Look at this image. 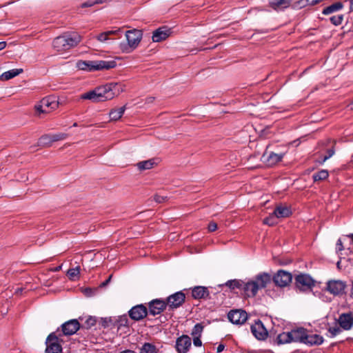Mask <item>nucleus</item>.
<instances>
[{
	"label": "nucleus",
	"mask_w": 353,
	"mask_h": 353,
	"mask_svg": "<svg viewBox=\"0 0 353 353\" xmlns=\"http://www.w3.org/2000/svg\"><path fill=\"white\" fill-rule=\"evenodd\" d=\"M292 1L293 0H271L270 4L273 9H276L279 7L288 8Z\"/></svg>",
	"instance_id": "obj_31"
},
{
	"label": "nucleus",
	"mask_w": 353,
	"mask_h": 353,
	"mask_svg": "<svg viewBox=\"0 0 353 353\" xmlns=\"http://www.w3.org/2000/svg\"><path fill=\"white\" fill-rule=\"evenodd\" d=\"M217 229V225L214 222H211L208 225V230L210 232H214Z\"/></svg>",
	"instance_id": "obj_48"
},
{
	"label": "nucleus",
	"mask_w": 353,
	"mask_h": 353,
	"mask_svg": "<svg viewBox=\"0 0 353 353\" xmlns=\"http://www.w3.org/2000/svg\"><path fill=\"white\" fill-rule=\"evenodd\" d=\"M225 348V346L223 344L219 345L217 347V352H221Z\"/></svg>",
	"instance_id": "obj_53"
},
{
	"label": "nucleus",
	"mask_w": 353,
	"mask_h": 353,
	"mask_svg": "<svg viewBox=\"0 0 353 353\" xmlns=\"http://www.w3.org/2000/svg\"><path fill=\"white\" fill-rule=\"evenodd\" d=\"M352 295H353V292H352Z\"/></svg>",
	"instance_id": "obj_63"
},
{
	"label": "nucleus",
	"mask_w": 353,
	"mask_h": 353,
	"mask_svg": "<svg viewBox=\"0 0 353 353\" xmlns=\"http://www.w3.org/2000/svg\"><path fill=\"white\" fill-rule=\"evenodd\" d=\"M67 137H68V135L65 133H59V134H52L53 143L55 141L64 140L67 138Z\"/></svg>",
	"instance_id": "obj_44"
},
{
	"label": "nucleus",
	"mask_w": 353,
	"mask_h": 353,
	"mask_svg": "<svg viewBox=\"0 0 353 353\" xmlns=\"http://www.w3.org/2000/svg\"><path fill=\"white\" fill-rule=\"evenodd\" d=\"M23 69L22 68H16V69H12V70H8L7 72H3L1 76H0V79L2 80V81H8L9 79H11L15 77H17V75L20 74L21 73L23 72Z\"/></svg>",
	"instance_id": "obj_27"
},
{
	"label": "nucleus",
	"mask_w": 353,
	"mask_h": 353,
	"mask_svg": "<svg viewBox=\"0 0 353 353\" xmlns=\"http://www.w3.org/2000/svg\"><path fill=\"white\" fill-rule=\"evenodd\" d=\"M77 67L79 70L88 71V61H79L77 63Z\"/></svg>",
	"instance_id": "obj_45"
},
{
	"label": "nucleus",
	"mask_w": 353,
	"mask_h": 353,
	"mask_svg": "<svg viewBox=\"0 0 353 353\" xmlns=\"http://www.w3.org/2000/svg\"><path fill=\"white\" fill-rule=\"evenodd\" d=\"M80 324L77 319H72L62 325V331L65 335H72L79 329Z\"/></svg>",
	"instance_id": "obj_16"
},
{
	"label": "nucleus",
	"mask_w": 353,
	"mask_h": 353,
	"mask_svg": "<svg viewBox=\"0 0 353 353\" xmlns=\"http://www.w3.org/2000/svg\"><path fill=\"white\" fill-rule=\"evenodd\" d=\"M223 285L228 287L230 290L239 289L242 290L243 281L239 279L229 280Z\"/></svg>",
	"instance_id": "obj_30"
},
{
	"label": "nucleus",
	"mask_w": 353,
	"mask_h": 353,
	"mask_svg": "<svg viewBox=\"0 0 353 353\" xmlns=\"http://www.w3.org/2000/svg\"><path fill=\"white\" fill-rule=\"evenodd\" d=\"M342 327L338 324V323H335L334 325L330 326L328 328V336L333 338L336 336L339 335L342 332Z\"/></svg>",
	"instance_id": "obj_34"
},
{
	"label": "nucleus",
	"mask_w": 353,
	"mask_h": 353,
	"mask_svg": "<svg viewBox=\"0 0 353 353\" xmlns=\"http://www.w3.org/2000/svg\"><path fill=\"white\" fill-rule=\"evenodd\" d=\"M336 249L337 252H341L343 250V245L341 239L337 241Z\"/></svg>",
	"instance_id": "obj_50"
},
{
	"label": "nucleus",
	"mask_w": 353,
	"mask_h": 353,
	"mask_svg": "<svg viewBox=\"0 0 353 353\" xmlns=\"http://www.w3.org/2000/svg\"><path fill=\"white\" fill-rule=\"evenodd\" d=\"M170 34V29L165 26L161 27L153 32L152 39L154 42H160L165 40Z\"/></svg>",
	"instance_id": "obj_17"
},
{
	"label": "nucleus",
	"mask_w": 353,
	"mask_h": 353,
	"mask_svg": "<svg viewBox=\"0 0 353 353\" xmlns=\"http://www.w3.org/2000/svg\"><path fill=\"white\" fill-rule=\"evenodd\" d=\"M63 37L66 41L68 49L77 46L81 41V36L77 32L66 33L63 34Z\"/></svg>",
	"instance_id": "obj_20"
},
{
	"label": "nucleus",
	"mask_w": 353,
	"mask_h": 353,
	"mask_svg": "<svg viewBox=\"0 0 353 353\" xmlns=\"http://www.w3.org/2000/svg\"><path fill=\"white\" fill-rule=\"evenodd\" d=\"M276 219L277 218H276V215L274 214V212H273L268 217H267L266 219H265L263 220V223L268 225H274L277 223Z\"/></svg>",
	"instance_id": "obj_40"
},
{
	"label": "nucleus",
	"mask_w": 353,
	"mask_h": 353,
	"mask_svg": "<svg viewBox=\"0 0 353 353\" xmlns=\"http://www.w3.org/2000/svg\"><path fill=\"white\" fill-rule=\"evenodd\" d=\"M200 337H201V336H194V339H193V343H194V345L195 346H196V347H200V346H201V345H202V342H201V339H200Z\"/></svg>",
	"instance_id": "obj_47"
},
{
	"label": "nucleus",
	"mask_w": 353,
	"mask_h": 353,
	"mask_svg": "<svg viewBox=\"0 0 353 353\" xmlns=\"http://www.w3.org/2000/svg\"><path fill=\"white\" fill-rule=\"evenodd\" d=\"M87 323L89 325H94L95 324V319L90 317L87 320Z\"/></svg>",
	"instance_id": "obj_52"
},
{
	"label": "nucleus",
	"mask_w": 353,
	"mask_h": 353,
	"mask_svg": "<svg viewBox=\"0 0 353 353\" xmlns=\"http://www.w3.org/2000/svg\"><path fill=\"white\" fill-rule=\"evenodd\" d=\"M350 10L353 12V0H350Z\"/></svg>",
	"instance_id": "obj_56"
},
{
	"label": "nucleus",
	"mask_w": 353,
	"mask_h": 353,
	"mask_svg": "<svg viewBox=\"0 0 353 353\" xmlns=\"http://www.w3.org/2000/svg\"><path fill=\"white\" fill-rule=\"evenodd\" d=\"M228 318L233 324L242 325L248 319V314L244 310H235L228 313Z\"/></svg>",
	"instance_id": "obj_9"
},
{
	"label": "nucleus",
	"mask_w": 353,
	"mask_h": 353,
	"mask_svg": "<svg viewBox=\"0 0 353 353\" xmlns=\"http://www.w3.org/2000/svg\"><path fill=\"white\" fill-rule=\"evenodd\" d=\"M52 46L57 52H63L68 50L66 41H65L63 35L59 36L53 40Z\"/></svg>",
	"instance_id": "obj_23"
},
{
	"label": "nucleus",
	"mask_w": 353,
	"mask_h": 353,
	"mask_svg": "<svg viewBox=\"0 0 353 353\" xmlns=\"http://www.w3.org/2000/svg\"><path fill=\"white\" fill-rule=\"evenodd\" d=\"M46 353H61V345L59 343V339L55 334H50L46 339Z\"/></svg>",
	"instance_id": "obj_8"
},
{
	"label": "nucleus",
	"mask_w": 353,
	"mask_h": 353,
	"mask_svg": "<svg viewBox=\"0 0 353 353\" xmlns=\"http://www.w3.org/2000/svg\"><path fill=\"white\" fill-rule=\"evenodd\" d=\"M305 343L310 345H320L323 342V339L321 336L316 334H307L306 333Z\"/></svg>",
	"instance_id": "obj_25"
},
{
	"label": "nucleus",
	"mask_w": 353,
	"mask_h": 353,
	"mask_svg": "<svg viewBox=\"0 0 353 353\" xmlns=\"http://www.w3.org/2000/svg\"><path fill=\"white\" fill-rule=\"evenodd\" d=\"M343 8V4L341 1H337L324 8L322 10V14L324 15H330L336 12Z\"/></svg>",
	"instance_id": "obj_24"
},
{
	"label": "nucleus",
	"mask_w": 353,
	"mask_h": 353,
	"mask_svg": "<svg viewBox=\"0 0 353 353\" xmlns=\"http://www.w3.org/2000/svg\"><path fill=\"white\" fill-rule=\"evenodd\" d=\"M203 330V325L200 323H197L194 326L191 334L193 336H201Z\"/></svg>",
	"instance_id": "obj_39"
},
{
	"label": "nucleus",
	"mask_w": 353,
	"mask_h": 353,
	"mask_svg": "<svg viewBox=\"0 0 353 353\" xmlns=\"http://www.w3.org/2000/svg\"><path fill=\"white\" fill-rule=\"evenodd\" d=\"M143 33L141 30L133 29L125 32L127 44H121V49L124 52H130L136 49L140 43Z\"/></svg>",
	"instance_id": "obj_3"
},
{
	"label": "nucleus",
	"mask_w": 353,
	"mask_h": 353,
	"mask_svg": "<svg viewBox=\"0 0 353 353\" xmlns=\"http://www.w3.org/2000/svg\"><path fill=\"white\" fill-rule=\"evenodd\" d=\"M80 274V267L77 266L74 268L69 269L67 275L72 281H76L79 279Z\"/></svg>",
	"instance_id": "obj_35"
},
{
	"label": "nucleus",
	"mask_w": 353,
	"mask_h": 353,
	"mask_svg": "<svg viewBox=\"0 0 353 353\" xmlns=\"http://www.w3.org/2000/svg\"><path fill=\"white\" fill-rule=\"evenodd\" d=\"M120 87L117 83H108L83 94L81 99H88L94 103L110 100L119 94Z\"/></svg>",
	"instance_id": "obj_1"
},
{
	"label": "nucleus",
	"mask_w": 353,
	"mask_h": 353,
	"mask_svg": "<svg viewBox=\"0 0 353 353\" xmlns=\"http://www.w3.org/2000/svg\"><path fill=\"white\" fill-rule=\"evenodd\" d=\"M277 219L288 217L292 212L287 206H278L274 211Z\"/></svg>",
	"instance_id": "obj_28"
},
{
	"label": "nucleus",
	"mask_w": 353,
	"mask_h": 353,
	"mask_svg": "<svg viewBox=\"0 0 353 353\" xmlns=\"http://www.w3.org/2000/svg\"><path fill=\"white\" fill-rule=\"evenodd\" d=\"M285 154L284 153H275L274 152H269L266 150L261 156V161L267 166L272 167L280 162Z\"/></svg>",
	"instance_id": "obj_7"
},
{
	"label": "nucleus",
	"mask_w": 353,
	"mask_h": 353,
	"mask_svg": "<svg viewBox=\"0 0 353 353\" xmlns=\"http://www.w3.org/2000/svg\"><path fill=\"white\" fill-rule=\"evenodd\" d=\"M154 201L157 203H161L164 201V198L159 195L154 196Z\"/></svg>",
	"instance_id": "obj_51"
},
{
	"label": "nucleus",
	"mask_w": 353,
	"mask_h": 353,
	"mask_svg": "<svg viewBox=\"0 0 353 353\" xmlns=\"http://www.w3.org/2000/svg\"><path fill=\"white\" fill-rule=\"evenodd\" d=\"M6 47V42L1 41L0 42V50H3Z\"/></svg>",
	"instance_id": "obj_54"
},
{
	"label": "nucleus",
	"mask_w": 353,
	"mask_h": 353,
	"mask_svg": "<svg viewBox=\"0 0 353 353\" xmlns=\"http://www.w3.org/2000/svg\"><path fill=\"white\" fill-rule=\"evenodd\" d=\"M276 340L278 344H285L292 342L290 332H283L279 334Z\"/></svg>",
	"instance_id": "obj_33"
},
{
	"label": "nucleus",
	"mask_w": 353,
	"mask_h": 353,
	"mask_svg": "<svg viewBox=\"0 0 353 353\" xmlns=\"http://www.w3.org/2000/svg\"><path fill=\"white\" fill-rule=\"evenodd\" d=\"M53 143L52 134H45L38 140V145L41 147H50Z\"/></svg>",
	"instance_id": "obj_32"
},
{
	"label": "nucleus",
	"mask_w": 353,
	"mask_h": 353,
	"mask_svg": "<svg viewBox=\"0 0 353 353\" xmlns=\"http://www.w3.org/2000/svg\"><path fill=\"white\" fill-rule=\"evenodd\" d=\"M140 353H157V350L154 345L145 343L141 347Z\"/></svg>",
	"instance_id": "obj_36"
},
{
	"label": "nucleus",
	"mask_w": 353,
	"mask_h": 353,
	"mask_svg": "<svg viewBox=\"0 0 353 353\" xmlns=\"http://www.w3.org/2000/svg\"><path fill=\"white\" fill-rule=\"evenodd\" d=\"M338 324L343 330H350L353 327V312L342 313L337 319Z\"/></svg>",
	"instance_id": "obj_10"
},
{
	"label": "nucleus",
	"mask_w": 353,
	"mask_h": 353,
	"mask_svg": "<svg viewBox=\"0 0 353 353\" xmlns=\"http://www.w3.org/2000/svg\"><path fill=\"white\" fill-rule=\"evenodd\" d=\"M154 97H148V98L145 99V101H146V103H152V102H153V101H154Z\"/></svg>",
	"instance_id": "obj_55"
},
{
	"label": "nucleus",
	"mask_w": 353,
	"mask_h": 353,
	"mask_svg": "<svg viewBox=\"0 0 353 353\" xmlns=\"http://www.w3.org/2000/svg\"><path fill=\"white\" fill-rule=\"evenodd\" d=\"M327 152H328V154L325 156L324 158L323 159V161H322L323 163L325 162L328 159H330L334 154V151L333 149L329 150Z\"/></svg>",
	"instance_id": "obj_49"
},
{
	"label": "nucleus",
	"mask_w": 353,
	"mask_h": 353,
	"mask_svg": "<svg viewBox=\"0 0 353 353\" xmlns=\"http://www.w3.org/2000/svg\"><path fill=\"white\" fill-rule=\"evenodd\" d=\"M192 341L188 335H182L176 341V349L179 353H187L191 347Z\"/></svg>",
	"instance_id": "obj_14"
},
{
	"label": "nucleus",
	"mask_w": 353,
	"mask_h": 353,
	"mask_svg": "<svg viewBox=\"0 0 353 353\" xmlns=\"http://www.w3.org/2000/svg\"><path fill=\"white\" fill-rule=\"evenodd\" d=\"M343 14L333 15L330 17V21L335 26H339L342 24L343 21Z\"/></svg>",
	"instance_id": "obj_37"
},
{
	"label": "nucleus",
	"mask_w": 353,
	"mask_h": 353,
	"mask_svg": "<svg viewBox=\"0 0 353 353\" xmlns=\"http://www.w3.org/2000/svg\"><path fill=\"white\" fill-rule=\"evenodd\" d=\"M148 314V310L143 305H137L132 307L129 311L130 318L135 321H139L145 317Z\"/></svg>",
	"instance_id": "obj_15"
},
{
	"label": "nucleus",
	"mask_w": 353,
	"mask_h": 353,
	"mask_svg": "<svg viewBox=\"0 0 353 353\" xmlns=\"http://www.w3.org/2000/svg\"><path fill=\"white\" fill-rule=\"evenodd\" d=\"M306 333V330L303 328L292 330L290 332V335L292 336V342H301L305 343Z\"/></svg>",
	"instance_id": "obj_22"
},
{
	"label": "nucleus",
	"mask_w": 353,
	"mask_h": 353,
	"mask_svg": "<svg viewBox=\"0 0 353 353\" xmlns=\"http://www.w3.org/2000/svg\"><path fill=\"white\" fill-rule=\"evenodd\" d=\"M120 353H135V352L132 350H124Z\"/></svg>",
	"instance_id": "obj_57"
},
{
	"label": "nucleus",
	"mask_w": 353,
	"mask_h": 353,
	"mask_svg": "<svg viewBox=\"0 0 353 353\" xmlns=\"http://www.w3.org/2000/svg\"><path fill=\"white\" fill-rule=\"evenodd\" d=\"M111 276L109 277L108 280H106L105 282L103 283V285H105L110 280Z\"/></svg>",
	"instance_id": "obj_59"
},
{
	"label": "nucleus",
	"mask_w": 353,
	"mask_h": 353,
	"mask_svg": "<svg viewBox=\"0 0 353 353\" xmlns=\"http://www.w3.org/2000/svg\"><path fill=\"white\" fill-rule=\"evenodd\" d=\"M185 301V294L181 292H176L168 298L167 305L171 308L179 307Z\"/></svg>",
	"instance_id": "obj_18"
},
{
	"label": "nucleus",
	"mask_w": 353,
	"mask_h": 353,
	"mask_svg": "<svg viewBox=\"0 0 353 353\" xmlns=\"http://www.w3.org/2000/svg\"><path fill=\"white\" fill-rule=\"evenodd\" d=\"M192 294L194 299H203L208 296L209 293L207 288L196 286L193 288Z\"/></svg>",
	"instance_id": "obj_26"
},
{
	"label": "nucleus",
	"mask_w": 353,
	"mask_h": 353,
	"mask_svg": "<svg viewBox=\"0 0 353 353\" xmlns=\"http://www.w3.org/2000/svg\"><path fill=\"white\" fill-rule=\"evenodd\" d=\"M158 158H152L145 161H142L137 163L136 166L139 171H144L152 169L159 164Z\"/></svg>",
	"instance_id": "obj_21"
},
{
	"label": "nucleus",
	"mask_w": 353,
	"mask_h": 353,
	"mask_svg": "<svg viewBox=\"0 0 353 353\" xmlns=\"http://www.w3.org/2000/svg\"><path fill=\"white\" fill-rule=\"evenodd\" d=\"M61 266H58V267H56L54 270V271H59V270H61Z\"/></svg>",
	"instance_id": "obj_60"
},
{
	"label": "nucleus",
	"mask_w": 353,
	"mask_h": 353,
	"mask_svg": "<svg viewBox=\"0 0 353 353\" xmlns=\"http://www.w3.org/2000/svg\"><path fill=\"white\" fill-rule=\"evenodd\" d=\"M121 32V28H118L117 30H115L106 31V32H102V33L99 34L97 37V39L98 41H99L101 42H104V41H107L109 39V36H110V35H117Z\"/></svg>",
	"instance_id": "obj_29"
},
{
	"label": "nucleus",
	"mask_w": 353,
	"mask_h": 353,
	"mask_svg": "<svg viewBox=\"0 0 353 353\" xmlns=\"http://www.w3.org/2000/svg\"><path fill=\"white\" fill-rule=\"evenodd\" d=\"M61 108L57 97L50 95L43 98L34 105V110H43L44 108L55 110Z\"/></svg>",
	"instance_id": "obj_5"
},
{
	"label": "nucleus",
	"mask_w": 353,
	"mask_h": 353,
	"mask_svg": "<svg viewBox=\"0 0 353 353\" xmlns=\"http://www.w3.org/2000/svg\"><path fill=\"white\" fill-rule=\"evenodd\" d=\"M126 108H126V105H123V106H122V107L119 108L118 110L123 111V110H125V109H126Z\"/></svg>",
	"instance_id": "obj_58"
},
{
	"label": "nucleus",
	"mask_w": 353,
	"mask_h": 353,
	"mask_svg": "<svg viewBox=\"0 0 353 353\" xmlns=\"http://www.w3.org/2000/svg\"><path fill=\"white\" fill-rule=\"evenodd\" d=\"M117 66V63L114 60L111 61H88V71L93 72L103 70H109Z\"/></svg>",
	"instance_id": "obj_6"
},
{
	"label": "nucleus",
	"mask_w": 353,
	"mask_h": 353,
	"mask_svg": "<svg viewBox=\"0 0 353 353\" xmlns=\"http://www.w3.org/2000/svg\"><path fill=\"white\" fill-rule=\"evenodd\" d=\"M21 291H22V290H21V289L18 288V289L16 290V293L21 292Z\"/></svg>",
	"instance_id": "obj_61"
},
{
	"label": "nucleus",
	"mask_w": 353,
	"mask_h": 353,
	"mask_svg": "<svg viewBox=\"0 0 353 353\" xmlns=\"http://www.w3.org/2000/svg\"><path fill=\"white\" fill-rule=\"evenodd\" d=\"M320 0H300L298 3L301 7H305L307 5L314 6L319 3Z\"/></svg>",
	"instance_id": "obj_42"
},
{
	"label": "nucleus",
	"mask_w": 353,
	"mask_h": 353,
	"mask_svg": "<svg viewBox=\"0 0 353 353\" xmlns=\"http://www.w3.org/2000/svg\"><path fill=\"white\" fill-rule=\"evenodd\" d=\"M118 323H119V325H118L119 327L120 326H122V325L126 326L127 324H128V318H127V316H121L119 318Z\"/></svg>",
	"instance_id": "obj_46"
},
{
	"label": "nucleus",
	"mask_w": 353,
	"mask_h": 353,
	"mask_svg": "<svg viewBox=\"0 0 353 353\" xmlns=\"http://www.w3.org/2000/svg\"><path fill=\"white\" fill-rule=\"evenodd\" d=\"M165 307V301L159 299L153 300L149 303V313L153 316L159 314Z\"/></svg>",
	"instance_id": "obj_19"
},
{
	"label": "nucleus",
	"mask_w": 353,
	"mask_h": 353,
	"mask_svg": "<svg viewBox=\"0 0 353 353\" xmlns=\"http://www.w3.org/2000/svg\"><path fill=\"white\" fill-rule=\"evenodd\" d=\"M251 332L258 340H265L268 336V331L261 321H255L251 325Z\"/></svg>",
	"instance_id": "obj_11"
},
{
	"label": "nucleus",
	"mask_w": 353,
	"mask_h": 353,
	"mask_svg": "<svg viewBox=\"0 0 353 353\" xmlns=\"http://www.w3.org/2000/svg\"><path fill=\"white\" fill-rule=\"evenodd\" d=\"M347 283L342 280H330L326 283V290L334 296H341L345 293Z\"/></svg>",
	"instance_id": "obj_4"
},
{
	"label": "nucleus",
	"mask_w": 353,
	"mask_h": 353,
	"mask_svg": "<svg viewBox=\"0 0 353 353\" xmlns=\"http://www.w3.org/2000/svg\"><path fill=\"white\" fill-rule=\"evenodd\" d=\"M123 112H109L108 117L110 121H117L122 117Z\"/></svg>",
	"instance_id": "obj_41"
},
{
	"label": "nucleus",
	"mask_w": 353,
	"mask_h": 353,
	"mask_svg": "<svg viewBox=\"0 0 353 353\" xmlns=\"http://www.w3.org/2000/svg\"><path fill=\"white\" fill-rule=\"evenodd\" d=\"M102 2H103L102 0H95V1L88 0V1L83 3L81 5V8L91 7V6H93L94 5H95V4L101 3Z\"/></svg>",
	"instance_id": "obj_43"
},
{
	"label": "nucleus",
	"mask_w": 353,
	"mask_h": 353,
	"mask_svg": "<svg viewBox=\"0 0 353 353\" xmlns=\"http://www.w3.org/2000/svg\"><path fill=\"white\" fill-rule=\"evenodd\" d=\"M292 274L286 271L279 270L274 276V281L276 285L280 287H285L292 281Z\"/></svg>",
	"instance_id": "obj_12"
},
{
	"label": "nucleus",
	"mask_w": 353,
	"mask_h": 353,
	"mask_svg": "<svg viewBox=\"0 0 353 353\" xmlns=\"http://www.w3.org/2000/svg\"><path fill=\"white\" fill-rule=\"evenodd\" d=\"M296 285L301 290H305L312 288L314 285L312 278L305 274L297 275L296 279Z\"/></svg>",
	"instance_id": "obj_13"
},
{
	"label": "nucleus",
	"mask_w": 353,
	"mask_h": 353,
	"mask_svg": "<svg viewBox=\"0 0 353 353\" xmlns=\"http://www.w3.org/2000/svg\"><path fill=\"white\" fill-rule=\"evenodd\" d=\"M328 176V172L326 170H322L313 175V179L314 181H322L327 179Z\"/></svg>",
	"instance_id": "obj_38"
},
{
	"label": "nucleus",
	"mask_w": 353,
	"mask_h": 353,
	"mask_svg": "<svg viewBox=\"0 0 353 353\" xmlns=\"http://www.w3.org/2000/svg\"><path fill=\"white\" fill-rule=\"evenodd\" d=\"M351 105L352 106H351L350 109L352 110L353 109V101L352 102Z\"/></svg>",
	"instance_id": "obj_62"
},
{
	"label": "nucleus",
	"mask_w": 353,
	"mask_h": 353,
	"mask_svg": "<svg viewBox=\"0 0 353 353\" xmlns=\"http://www.w3.org/2000/svg\"><path fill=\"white\" fill-rule=\"evenodd\" d=\"M270 281L271 276L266 273L259 274L248 282L243 281L242 290L244 296L246 297L255 296L258 291L265 288Z\"/></svg>",
	"instance_id": "obj_2"
}]
</instances>
